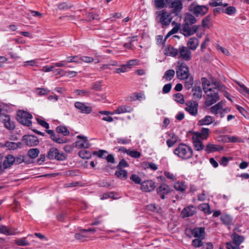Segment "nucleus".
Wrapping results in <instances>:
<instances>
[{
    "label": "nucleus",
    "instance_id": "nucleus-1",
    "mask_svg": "<svg viewBox=\"0 0 249 249\" xmlns=\"http://www.w3.org/2000/svg\"><path fill=\"white\" fill-rule=\"evenodd\" d=\"M174 153L180 158L187 160L192 157L193 152L189 146L181 143L174 150Z\"/></svg>",
    "mask_w": 249,
    "mask_h": 249
},
{
    "label": "nucleus",
    "instance_id": "nucleus-2",
    "mask_svg": "<svg viewBox=\"0 0 249 249\" xmlns=\"http://www.w3.org/2000/svg\"><path fill=\"white\" fill-rule=\"evenodd\" d=\"M155 19L162 27H165L170 25L173 18L171 13L163 9L155 13Z\"/></svg>",
    "mask_w": 249,
    "mask_h": 249
},
{
    "label": "nucleus",
    "instance_id": "nucleus-3",
    "mask_svg": "<svg viewBox=\"0 0 249 249\" xmlns=\"http://www.w3.org/2000/svg\"><path fill=\"white\" fill-rule=\"evenodd\" d=\"M204 92L206 94L205 105L207 107L212 106L219 100L218 89L217 88H209L207 90H205Z\"/></svg>",
    "mask_w": 249,
    "mask_h": 249
},
{
    "label": "nucleus",
    "instance_id": "nucleus-4",
    "mask_svg": "<svg viewBox=\"0 0 249 249\" xmlns=\"http://www.w3.org/2000/svg\"><path fill=\"white\" fill-rule=\"evenodd\" d=\"M177 77L181 80L187 79L190 75L188 66L183 61H179L176 69Z\"/></svg>",
    "mask_w": 249,
    "mask_h": 249
},
{
    "label": "nucleus",
    "instance_id": "nucleus-5",
    "mask_svg": "<svg viewBox=\"0 0 249 249\" xmlns=\"http://www.w3.org/2000/svg\"><path fill=\"white\" fill-rule=\"evenodd\" d=\"M188 9L196 17H202L207 13L209 8L207 6L200 5L193 2L189 5Z\"/></svg>",
    "mask_w": 249,
    "mask_h": 249
},
{
    "label": "nucleus",
    "instance_id": "nucleus-6",
    "mask_svg": "<svg viewBox=\"0 0 249 249\" xmlns=\"http://www.w3.org/2000/svg\"><path fill=\"white\" fill-rule=\"evenodd\" d=\"M32 115L27 111L18 110L17 113V120L21 124L30 126L32 125Z\"/></svg>",
    "mask_w": 249,
    "mask_h": 249
},
{
    "label": "nucleus",
    "instance_id": "nucleus-7",
    "mask_svg": "<svg viewBox=\"0 0 249 249\" xmlns=\"http://www.w3.org/2000/svg\"><path fill=\"white\" fill-rule=\"evenodd\" d=\"M46 157L50 160H63L66 159L65 155L59 151V150L55 147H52L49 150Z\"/></svg>",
    "mask_w": 249,
    "mask_h": 249
},
{
    "label": "nucleus",
    "instance_id": "nucleus-8",
    "mask_svg": "<svg viewBox=\"0 0 249 249\" xmlns=\"http://www.w3.org/2000/svg\"><path fill=\"white\" fill-rule=\"evenodd\" d=\"M169 7L171 9V13L181 18L180 12L183 9V4L180 0H173Z\"/></svg>",
    "mask_w": 249,
    "mask_h": 249
},
{
    "label": "nucleus",
    "instance_id": "nucleus-9",
    "mask_svg": "<svg viewBox=\"0 0 249 249\" xmlns=\"http://www.w3.org/2000/svg\"><path fill=\"white\" fill-rule=\"evenodd\" d=\"M231 238L236 247L233 246L231 242H228L226 243L227 249H240L238 246L243 242L244 237L239 234H233Z\"/></svg>",
    "mask_w": 249,
    "mask_h": 249
},
{
    "label": "nucleus",
    "instance_id": "nucleus-10",
    "mask_svg": "<svg viewBox=\"0 0 249 249\" xmlns=\"http://www.w3.org/2000/svg\"><path fill=\"white\" fill-rule=\"evenodd\" d=\"M178 58L182 59L185 61H189L192 58V53L190 50L187 47L180 46L178 49Z\"/></svg>",
    "mask_w": 249,
    "mask_h": 249
},
{
    "label": "nucleus",
    "instance_id": "nucleus-11",
    "mask_svg": "<svg viewBox=\"0 0 249 249\" xmlns=\"http://www.w3.org/2000/svg\"><path fill=\"white\" fill-rule=\"evenodd\" d=\"M172 189L166 184L162 183L156 189L157 195L162 199H164L166 196L169 194Z\"/></svg>",
    "mask_w": 249,
    "mask_h": 249
},
{
    "label": "nucleus",
    "instance_id": "nucleus-12",
    "mask_svg": "<svg viewBox=\"0 0 249 249\" xmlns=\"http://www.w3.org/2000/svg\"><path fill=\"white\" fill-rule=\"evenodd\" d=\"M185 110L192 116H196L198 113V104L195 101L188 102Z\"/></svg>",
    "mask_w": 249,
    "mask_h": 249
},
{
    "label": "nucleus",
    "instance_id": "nucleus-13",
    "mask_svg": "<svg viewBox=\"0 0 249 249\" xmlns=\"http://www.w3.org/2000/svg\"><path fill=\"white\" fill-rule=\"evenodd\" d=\"M191 24H184L182 26L181 31L183 35L185 36H190L196 33L198 30L199 26L194 25L191 26Z\"/></svg>",
    "mask_w": 249,
    "mask_h": 249
},
{
    "label": "nucleus",
    "instance_id": "nucleus-14",
    "mask_svg": "<svg viewBox=\"0 0 249 249\" xmlns=\"http://www.w3.org/2000/svg\"><path fill=\"white\" fill-rule=\"evenodd\" d=\"M22 141L28 146H35L39 143L38 138L34 135H25L22 137Z\"/></svg>",
    "mask_w": 249,
    "mask_h": 249
},
{
    "label": "nucleus",
    "instance_id": "nucleus-15",
    "mask_svg": "<svg viewBox=\"0 0 249 249\" xmlns=\"http://www.w3.org/2000/svg\"><path fill=\"white\" fill-rule=\"evenodd\" d=\"M77 138L79 139L75 142V146L78 148H88L90 147V144L89 142L86 137L78 135Z\"/></svg>",
    "mask_w": 249,
    "mask_h": 249
},
{
    "label": "nucleus",
    "instance_id": "nucleus-16",
    "mask_svg": "<svg viewBox=\"0 0 249 249\" xmlns=\"http://www.w3.org/2000/svg\"><path fill=\"white\" fill-rule=\"evenodd\" d=\"M155 187V183L154 181L151 180H147L142 182L141 189L143 192H150L153 191Z\"/></svg>",
    "mask_w": 249,
    "mask_h": 249
},
{
    "label": "nucleus",
    "instance_id": "nucleus-17",
    "mask_svg": "<svg viewBox=\"0 0 249 249\" xmlns=\"http://www.w3.org/2000/svg\"><path fill=\"white\" fill-rule=\"evenodd\" d=\"M74 107L82 113L88 114L92 111L91 107L88 106L85 104L80 102H76L74 103Z\"/></svg>",
    "mask_w": 249,
    "mask_h": 249
},
{
    "label": "nucleus",
    "instance_id": "nucleus-18",
    "mask_svg": "<svg viewBox=\"0 0 249 249\" xmlns=\"http://www.w3.org/2000/svg\"><path fill=\"white\" fill-rule=\"evenodd\" d=\"M21 144L20 142H15L7 141L4 143H0V146L2 148L6 147L8 150H15Z\"/></svg>",
    "mask_w": 249,
    "mask_h": 249
},
{
    "label": "nucleus",
    "instance_id": "nucleus-19",
    "mask_svg": "<svg viewBox=\"0 0 249 249\" xmlns=\"http://www.w3.org/2000/svg\"><path fill=\"white\" fill-rule=\"evenodd\" d=\"M4 117L2 121L4 123V126L9 130H14L15 128V124L14 122L11 121L10 117L8 115H3Z\"/></svg>",
    "mask_w": 249,
    "mask_h": 249
},
{
    "label": "nucleus",
    "instance_id": "nucleus-20",
    "mask_svg": "<svg viewBox=\"0 0 249 249\" xmlns=\"http://www.w3.org/2000/svg\"><path fill=\"white\" fill-rule=\"evenodd\" d=\"M210 130L208 128H202L200 132H195L194 133L193 136L197 138H201L205 140L207 138L209 135Z\"/></svg>",
    "mask_w": 249,
    "mask_h": 249
},
{
    "label": "nucleus",
    "instance_id": "nucleus-21",
    "mask_svg": "<svg viewBox=\"0 0 249 249\" xmlns=\"http://www.w3.org/2000/svg\"><path fill=\"white\" fill-rule=\"evenodd\" d=\"M15 158L12 155H8L5 157L3 162V167L4 169L10 167L14 163Z\"/></svg>",
    "mask_w": 249,
    "mask_h": 249
},
{
    "label": "nucleus",
    "instance_id": "nucleus-22",
    "mask_svg": "<svg viewBox=\"0 0 249 249\" xmlns=\"http://www.w3.org/2000/svg\"><path fill=\"white\" fill-rule=\"evenodd\" d=\"M196 213V208L193 206L185 207L181 212L183 217H190Z\"/></svg>",
    "mask_w": 249,
    "mask_h": 249
},
{
    "label": "nucleus",
    "instance_id": "nucleus-23",
    "mask_svg": "<svg viewBox=\"0 0 249 249\" xmlns=\"http://www.w3.org/2000/svg\"><path fill=\"white\" fill-rule=\"evenodd\" d=\"M133 108L129 106H121L118 107L116 109L114 110L115 114H121L124 113H130L133 111Z\"/></svg>",
    "mask_w": 249,
    "mask_h": 249
},
{
    "label": "nucleus",
    "instance_id": "nucleus-24",
    "mask_svg": "<svg viewBox=\"0 0 249 249\" xmlns=\"http://www.w3.org/2000/svg\"><path fill=\"white\" fill-rule=\"evenodd\" d=\"M223 107V102L221 101L211 107L210 108V111L211 113L214 114L216 116H218V114L220 115L221 110Z\"/></svg>",
    "mask_w": 249,
    "mask_h": 249
},
{
    "label": "nucleus",
    "instance_id": "nucleus-25",
    "mask_svg": "<svg viewBox=\"0 0 249 249\" xmlns=\"http://www.w3.org/2000/svg\"><path fill=\"white\" fill-rule=\"evenodd\" d=\"M223 149V147L212 143H208L207 144L205 148V151L207 153H211L215 151H219Z\"/></svg>",
    "mask_w": 249,
    "mask_h": 249
},
{
    "label": "nucleus",
    "instance_id": "nucleus-26",
    "mask_svg": "<svg viewBox=\"0 0 249 249\" xmlns=\"http://www.w3.org/2000/svg\"><path fill=\"white\" fill-rule=\"evenodd\" d=\"M178 53V49L174 48L172 46H167L164 49V54L166 55L176 56Z\"/></svg>",
    "mask_w": 249,
    "mask_h": 249
},
{
    "label": "nucleus",
    "instance_id": "nucleus-27",
    "mask_svg": "<svg viewBox=\"0 0 249 249\" xmlns=\"http://www.w3.org/2000/svg\"><path fill=\"white\" fill-rule=\"evenodd\" d=\"M199 44V41L198 39L196 37H191L189 38L187 45V48L190 50H195Z\"/></svg>",
    "mask_w": 249,
    "mask_h": 249
},
{
    "label": "nucleus",
    "instance_id": "nucleus-28",
    "mask_svg": "<svg viewBox=\"0 0 249 249\" xmlns=\"http://www.w3.org/2000/svg\"><path fill=\"white\" fill-rule=\"evenodd\" d=\"M74 239H72V241H77L79 242L87 241L93 240L94 238L88 236L87 234H72Z\"/></svg>",
    "mask_w": 249,
    "mask_h": 249
},
{
    "label": "nucleus",
    "instance_id": "nucleus-29",
    "mask_svg": "<svg viewBox=\"0 0 249 249\" xmlns=\"http://www.w3.org/2000/svg\"><path fill=\"white\" fill-rule=\"evenodd\" d=\"M193 96L195 99L199 100L202 97V91L200 86H195L192 88Z\"/></svg>",
    "mask_w": 249,
    "mask_h": 249
},
{
    "label": "nucleus",
    "instance_id": "nucleus-30",
    "mask_svg": "<svg viewBox=\"0 0 249 249\" xmlns=\"http://www.w3.org/2000/svg\"><path fill=\"white\" fill-rule=\"evenodd\" d=\"M192 139L193 141V146L196 150L201 151L204 148V145L198 138L193 136Z\"/></svg>",
    "mask_w": 249,
    "mask_h": 249
},
{
    "label": "nucleus",
    "instance_id": "nucleus-31",
    "mask_svg": "<svg viewBox=\"0 0 249 249\" xmlns=\"http://www.w3.org/2000/svg\"><path fill=\"white\" fill-rule=\"evenodd\" d=\"M214 120L212 116L207 115L204 118L199 120L198 124L199 125H209L213 123Z\"/></svg>",
    "mask_w": 249,
    "mask_h": 249
},
{
    "label": "nucleus",
    "instance_id": "nucleus-32",
    "mask_svg": "<svg viewBox=\"0 0 249 249\" xmlns=\"http://www.w3.org/2000/svg\"><path fill=\"white\" fill-rule=\"evenodd\" d=\"M19 232L13 227L8 228L0 225V233H18Z\"/></svg>",
    "mask_w": 249,
    "mask_h": 249
},
{
    "label": "nucleus",
    "instance_id": "nucleus-33",
    "mask_svg": "<svg viewBox=\"0 0 249 249\" xmlns=\"http://www.w3.org/2000/svg\"><path fill=\"white\" fill-rule=\"evenodd\" d=\"M196 239L192 241V245L196 248H198L202 245L201 240L204 238V234H194Z\"/></svg>",
    "mask_w": 249,
    "mask_h": 249
},
{
    "label": "nucleus",
    "instance_id": "nucleus-34",
    "mask_svg": "<svg viewBox=\"0 0 249 249\" xmlns=\"http://www.w3.org/2000/svg\"><path fill=\"white\" fill-rule=\"evenodd\" d=\"M184 21V24L193 25L196 22L197 20L193 15L187 13L185 16Z\"/></svg>",
    "mask_w": 249,
    "mask_h": 249
},
{
    "label": "nucleus",
    "instance_id": "nucleus-35",
    "mask_svg": "<svg viewBox=\"0 0 249 249\" xmlns=\"http://www.w3.org/2000/svg\"><path fill=\"white\" fill-rule=\"evenodd\" d=\"M175 71L174 70L170 69L166 71L163 76V79H165L167 81H170L174 77Z\"/></svg>",
    "mask_w": 249,
    "mask_h": 249
},
{
    "label": "nucleus",
    "instance_id": "nucleus-36",
    "mask_svg": "<svg viewBox=\"0 0 249 249\" xmlns=\"http://www.w3.org/2000/svg\"><path fill=\"white\" fill-rule=\"evenodd\" d=\"M115 175L118 178L126 179L127 176V173L125 170L117 169Z\"/></svg>",
    "mask_w": 249,
    "mask_h": 249
},
{
    "label": "nucleus",
    "instance_id": "nucleus-37",
    "mask_svg": "<svg viewBox=\"0 0 249 249\" xmlns=\"http://www.w3.org/2000/svg\"><path fill=\"white\" fill-rule=\"evenodd\" d=\"M51 138L53 141L59 144L67 142L66 139L60 138L58 135H56L55 133L51 136Z\"/></svg>",
    "mask_w": 249,
    "mask_h": 249
},
{
    "label": "nucleus",
    "instance_id": "nucleus-38",
    "mask_svg": "<svg viewBox=\"0 0 249 249\" xmlns=\"http://www.w3.org/2000/svg\"><path fill=\"white\" fill-rule=\"evenodd\" d=\"M56 131L58 133H61L64 136H68L70 134V131L65 126L60 125L56 127Z\"/></svg>",
    "mask_w": 249,
    "mask_h": 249
},
{
    "label": "nucleus",
    "instance_id": "nucleus-39",
    "mask_svg": "<svg viewBox=\"0 0 249 249\" xmlns=\"http://www.w3.org/2000/svg\"><path fill=\"white\" fill-rule=\"evenodd\" d=\"M186 232H191V233H205V228L204 227L195 228L193 229L187 228Z\"/></svg>",
    "mask_w": 249,
    "mask_h": 249
},
{
    "label": "nucleus",
    "instance_id": "nucleus-40",
    "mask_svg": "<svg viewBox=\"0 0 249 249\" xmlns=\"http://www.w3.org/2000/svg\"><path fill=\"white\" fill-rule=\"evenodd\" d=\"M39 154V150L37 148H32L28 151V155L32 159L36 158Z\"/></svg>",
    "mask_w": 249,
    "mask_h": 249
},
{
    "label": "nucleus",
    "instance_id": "nucleus-41",
    "mask_svg": "<svg viewBox=\"0 0 249 249\" xmlns=\"http://www.w3.org/2000/svg\"><path fill=\"white\" fill-rule=\"evenodd\" d=\"M174 188L176 190L183 192L186 189V186L183 182H178L175 183Z\"/></svg>",
    "mask_w": 249,
    "mask_h": 249
},
{
    "label": "nucleus",
    "instance_id": "nucleus-42",
    "mask_svg": "<svg viewBox=\"0 0 249 249\" xmlns=\"http://www.w3.org/2000/svg\"><path fill=\"white\" fill-rule=\"evenodd\" d=\"M185 80L184 87L186 89H190L191 88H193L192 86L194 84L193 77L192 76H189V77Z\"/></svg>",
    "mask_w": 249,
    "mask_h": 249
},
{
    "label": "nucleus",
    "instance_id": "nucleus-43",
    "mask_svg": "<svg viewBox=\"0 0 249 249\" xmlns=\"http://www.w3.org/2000/svg\"><path fill=\"white\" fill-rule=\"evenodd\" d=\"M108 152L105 150H99L98 151H94L93 152L94 155L98 156L100 158L106 159V155L107 154Z\"/></svg>",
    "mask_w": 249,
    "mask_h": 249
},
{
    "label": "nucleus",
    "instance_id": "nucleus-44",
    "mask_svg": "<svg viewBox=\"0 0 249 249\" xmlns=\"http://www.w3.org/2000/svg\"><path fill=\"white\" fill-rule=\"evenodd\" d=\"M79 156L82 159H89L91 157V153L88 150H81L79 152Z\"/></svg>",
    "mask_w": 249,
    "mask_h": 249
},
{
    "label": "nucleus",
    "instance_id": "nucleus-45",
    "mask_svg": "<svg viewBox=\"0 0 249 249\" xmlns=\"http://www.w3.org/2000/svg\"><path fill=\"white\" fill-rule=\"evenodd\" d=\"M154 3L157 9H162L167 7L164 0H155Z\"/></svg>",
    "mask_w": 249,
    "mask_h": 249
},
{
    "label": "nucleus",
    "instance_id": "nucleus-46",
    "mask_svg": "<svg viewBox=\"0 0 249 249\" xmlns=\"http://www.w3.org/2000/svg\"><path fill=\"white\" fill-rule=\"evenodd\" d=\"M73 6V5L71 3H68L65 2H63L59 3L58 5V8L60 10H66L71 8Z\"/></svg>",
    "mask_w": 249,
    "mask_h": 249
},
{
    "label": "nucleus",
    "instance_id": "nucleus-47",
    "mask_svg": "<svg viewBox=\"0 0 249 249\" xmlns=\"http://www.w3.org/2000/svg\"><path fill=\"white\" fill-rule=\"evenodd\" d=\"M198 208L205 213L209 214L211 213V212L210 211V206L207 203H203L201 204L199 206Z\"/></svg>",
    "mask_w": 249,
    "mask_h": 249
},
{
    "label": "nucleus",
    "instance_id": "nucleus-48",
    "mask_svg": "<svg viewBox=\"0 0 249 249\" xmlns=\"http://www.w3.org/2000/svg\"><path fill=\"white\" fill-rule=\"evenodd\" d=\"M221 220L226 225H230L232 223V219L231 217L228 215H223L221 217Z\"/></svg>",
    "mask_w": 249,
    "mask_h": 249
},
{
    "label": "nucleus",
    "instance_id": "nucleus-49",
    "mask_svg": "<svg viewBox=\"0 0 249 249\" xmlns=\"http://www.w3.org/2000/svg\"><path fill=\"white\" fill-rule=\"evenodd\" d=\"M15 242L18 246H26L30 244L25 238L17 239Z\"/></svg>",
    "mask_w": 249,
    "mask_h": 249
},
{
    "label": "nucleus",
    "instance_id": "nucleus-50",
    "mask_svg": "<svg viewBox=\"0 0 249 249\" xmlns=\"http://www.w3.org/2000/svg\"><path fill=\"white\" fill-rule=\"evenodd\" d=\"M201 82L203 89L205 91V90H207L209 89L208 87L210 85V82L205 77H202L201 78Z\"/></svg>",
    "mask_w": 249,
    "mask_h": 249
},
{
    "label": "nucleus",
    "instance_id": "nucleus-51",
    "mask_svg": "<svg viewBox=\"0 0 249 249\" xmlns=\"http://www.w3.org/2000/svg\"><path fill=\"white\" fill-rule=\"evenodd\" d=\"M115 142L119 144H126L129 143L131 142V140L125 138H118L116 139Z\"/></svg>",
    "mask_w": 249,
    "mask_h": 249
},
{
    "label": "nucleus",
    "instance_id": "nucleus-52",
    "mask_svg": "<svg viewBox=\"0 0 249 249\" xmlns=\"http://www.w3.org/2000/svg\"><path fill=\"white\" fill-rule=\"evenodd\" d=\"M174 97L175 98V100L176 102L180 104H183L184 103V100L183 98V96L182 94L180 93H176L174 95Z\"/></svg>",
    "mask_w": 249,
    "mask_h": 249
},
{
    "label": "nucleus",
    "instance_id": "nucleus-53",
    "mask_svg": "<svg viewBox=\"0 0 249 249\" xmlns=\"http://www.w3.org/2000/svg\"><path fill=\"white\" fill-rule=\"evenodd\" d=\"M129 166L127 161L124 159H122L118 165L117 166V169H122L123 168L127 167Z\"/></svg>",
    "mask_w": 249,
    "mask_h": 249
},
{
    "label": "nucleus",
    "instance_id": "nucleus-54",
    "mask_svg": "<svg viewBox=\"0 0 249 249\" xmlns=\"http://www.w3.org/2000/svg\"><path fill=\"white\" fill-rule=\"evenodd\" d=\"M236 12V8L233 6H229L225 9V13L229 15H232Z\"/></svg>",
    "mask_w": 249,
    "mask_h": 249
},
{
    "label": "nucleus",
    "instance_id": "nucleus-55",
    "mask_svg": "<svg viewBox=\"0 0 249 249\" xmlns=\"http://www.w3.org/2000/svg\"><path fill=\"white\" fill-rule=\"evenodd\" d=\"M127 155L131 156L132 158H138L141 156V154L140 152L137 151L130 150L129 149L128 153H127Z\"/></svg>",
    "mask_w": 249,
    "mask_h": 249
},
{
    "label": "nucleus",
    "instance_id": "nucleus-56",
    "mask_svg": "<svg viewBox=\"0 0 249 249\" xmlns=\"http://www.w3.org/2000/svg\"><path fill=\"white\" fill-rule=\"evenodd\" d=\"M91 89L96 91H100L102 89L101 81H96V82H95L92 85Z\"/></svg>",
    "mask_w": 249,
    "mask_h": 249
},
{
    "label": "nucleus",
    "instance_id": "nucleus-57",
    "mask_svg": "<svg viewBox=\"0 0 249 249\" xmlns=\"http://www.w3.org/2000/svg\"><path fill=\"white\" fill-rule=\"evenodd\" d=\"M75 92L78 95L89 96V92L86 90L76 89L75 90Z\"/></svg>",
    "mask_w": 249,
    "mask_h": 249
},
{
    "label": "nucleus",
    "instance_id": "nucleus-58",
    "mask_svg": "<svg viewBox=\"0 0 249 249\" xmlns=\"http://www.w3.org/2000/svg\"><path fill=\"white\" fill-rule=\"evenodd\" d=\"M130 179L133 181L136 184H140L141 182V178L136 175H132L130 178Z\"/></svg>",
    "mask_w": 249,
    "mask_h": 249
},
{
    "label": "nucleus",
    "instance_id": "nucleus-59",
    "mask_svg": "<svg viewBox=\"0 0 249 249\" xmlns=\"http://www.w3.org/2000/svg\"><path fill=\"white\" fill-rule=\"evenodd\" d=\"M172 84L171 83H168L165 84L163 88H162V92L163 93H168L169 92L171 89Z\"/></svg>",
    "mask_w": 249,
    "mask_h": 249
},
{
    "label": "nucleus",
    "instance_id": "nucleus-60",
    "mask_svg": "<svg viewBox=\"0 0 249 249\" xmlns=\"http://www.w3.org/2000/svg\"><path fill=\"white\" fill-rule=\"evenodd\" d=\"M211 19L210 16H207L205 18H204L202 20V26L203 27H208V22L210 21Z\"/></svg>",
    "mask_w": 249,
    "mask_h": 249
},
{
    "label": "nucleus",
    "instance_id": "nucleus-61",
    "mask_svg": "<svg viewBox=\"0 0 249 249\" xmlns=\"http://www.w3.org/2000/svg\"><path fill=\"white\" fill-rule=\"evenodd\" d=\"M37 121L38 124H39L42 126L45 127L47 129H48L49 128V124L47 123L46 121L39 119H37Z\"/></svg>",
    "mask_w": 249,
    "mask_h": 249
},
{
    "label": "nucleus",
    "instance_id": "nucleus-62",
    "mask_svg": "<svg viewBox=\"0 0 249 249\" xmlns=\"http://www.w3.org/2000/svg\"><path fill=\"white\" fill-rule=\"evenodd\" d=\"M114 196L113 193L110 192L109 193H105L101 197V199L104 200L107 199L108 198H113Z\"/></svg>",
    "mask_w": 249,
    "mask_h": 249
},
{
    "label": "nucleus",
    "instance_id": "nucleus-63",
    "mask_svg": "<svg viewBox=\"0 0 249 249\" xmlns=\"http://www.w3.org/2000/svg\"><path fill=\"white\" fill-rule=\"evenodd\" d=\"M164 176L168 179L174 180L176 179L175 176L170 172L165 171L164 172Z\"/></svg>",
    "mask_w": 249,
    "mask_h": 249
},
{
    "label": "nucleus",
    "instance_id": "nucleus-64",
    "mask_svg": "<svg viewBox=\"0 0 249 249\" xmlns=\"http://www.w3.org/2000/svg\"><path fill=\"white\" fill-rule=\"evenodd\" d=\"M105 159H106L107 161L109 163H114L116 162L115 160L114 157L113 155L112 154L107 155V156H106V158Z\"/></svg>",
    "mask_w": 249,
    "mask_h": 249
}]
</instances>
